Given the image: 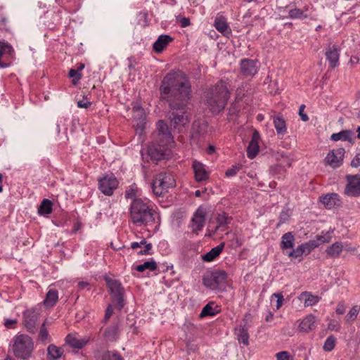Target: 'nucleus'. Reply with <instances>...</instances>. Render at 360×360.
<instances>
[{
    "label": "nucleus",
    "instance_id": "obj_13",
    "mask_svg": "<svg viewBox=\"0 0 360 360\" xmlns=\"http://www.w3.org/2000/svg\"><path fill=\"white\" fill-rule=\"evenodd\" d=\"M205 212L204 210L198 208L194 213L190 224L192 231L198 233L199 231L202 230L205 225Z\"/></svg>",
    "mask_w": 360,
    "mask_h": 360
},
{
    "label": "nucleus",
    "instance_id": "obj_53",
    "mask_svg": "<svg viewBox=\"0 0 360 360\" xmlns=\"http://www.w3.org/2000/svg\"><path fill=\"white\" fill-rule=\"evenodd\" d=\"M39 336L42 341H45L48 339L49 333L46 328L45 327V322H44L40 328Z\"/></svg>",
    "mask_w": 360,
    "mask_h": 360
},
{
    "label": "nucleus",
    "instance_id": "obj_51",
    "mask_svg": "<svg viewBox=\"0 0 360 360\" xmlns=\"http://www.w3.org/2000/svg\"><path fill=\"white\" fill-rule=\"evenodd\" d=\"M271 172L273 174L283 175L285 172V169L281 165H275L271 167Z\"/></svg>",
    "mask_w": 360,
    "mask_h": 360
},
{
    "label": "nucleus",
    "instance_id": "obj_48",
    "mask_svg": "<svg viewBox=\"0 0 360 360\" xmlns=\"http://www.w3.org/2000/svg\"><path fill=\"white\" fill-rule=\"evenodd\" d=\"M359 310L360 308L358 306L353 307L347 314L346 321H350L355 320L359 314Z\"/></svg>",
    "mask_w": 360,
    "mask_h": 360
},
{
    "label": "nucleus",
    "instance_id": "obj_43",
    "mask_svg": "<svg viewBox=\"0 0 360 360\" xmlns=\"http://www.w3.org/2000/svg\"><path fill=\"white\" fill-rule=\"evenodd\" d=\"M289 18L292 19L307 18V15L304 14L303 11L295 8L289 11Z\"/></svg>",
    "mask_w": 360,
    "mask_h": 360
},
{
    "label": "nucleus",
    "instance_id": "obj_60",
    "mask_svg": "<svg viewBox=\"0 0 360 360\" xmlns=\"http://www.w3.org/2000/svg\"><path fill=\"white\" fill-rule=\"evenodd\" d=\"M351 165L353 167H358L359 166H360V152L358 153L355 157L354 158V159L352 160L351 162Z\"/></svg>",
    "mask_w": 360,
    "mask_h": 360
},
{
    "label": "nucleus",
    "instance_id": "obj_21",
    "mask_svg": "<svg viewBox=\"0 0 360 360\" xmlns=\"http://www.w3.org/2000/svg\"><path fill=\"white\" fill-rule=\"evenodd\" d=\"M172 41L173 39L169 35L162 34L159 36L153 46L154 51L158 53H161Z\"/></svg>",
    "mask_w": 360,
    "mask_h": 360
},
{
    "label": "nucleus",
    "instance_id": "obj_8",
    "mask_svg": "<svg viewBox=\"0 0 360 360\" xmlns=\"http://www.w3.org/2000/svg\"><path fill=\"white\" fill-rule=\"evenodd\" d=\"M14 54V49L11 44L0 41V68L9 67Z\"/></svg>",
    "mask_w": 360,
    "mask_h": 360
},
{
    "label": "nucleus",
    "instance_id": "obj_23",
    "mask_svg": "<svg viewBox=\"0 0 360 360\" xmlns=\"http://www.w3.org/2000/svg\"><path fill=\"white\" fill-rule=\"evenodd\" d=\"M214 27L224 36L228 37L231 34V30L229 27L224 17L219 16L216 18L214 20Z\"/></svg>",
    "mask_w": 360,
    "mask_h": 360
},
{
    "label": "nucleus",
    "instance_id": "obj_12",
    "mask_svg": "<svg viewBox=\"0 0 360 360\" xmlns=\"http://www.w3.org/2000/svg\"><path fill=\"white\" fill-rule=\"evenodd\" d=\"M345 153V150L343 148L330 150L325 158L326 164L333 168L338 167L342 163Z\"/></svg>",
    "mask_w": 360,
    "mask_h": 360
},
{
    "label": "nucleus",
    "instance_id": "obj_33",
    "mask_svg": "<svg viewBox=\"0 0 360 360\" xmlns=\"http://www.w3.org/2000/svg\"><path fill=\"white\" fill-rule=\"evenodd\" d=\"M96 357L98 360H123L117 352L109 351L98 352L96 354Z\"/></svg>",
    "mask_w": 360,
    "mask_h": 360
},
{
    "label": "nucleus",
    "instance_id": "obj_44",
    "mask_svg": "<svg viewBox=\"0 0 360 360\" xmlns=\"http://www.w3.org/2000/svg\"><path fill=\"white\" fill-rule=\"evenodd\" d=\"M112 302L118 310H121L124 306V294L113 295Z\"/></svg>",
    "mask_w": 360,
    "mask_h": 360
},
{
    "label": "nucleus",
    "instance_id": "obj_56",
    "mask_svg": "<svg viewBox=\"0 0 360 360\" xmlns=\"http://www.w3.org/2000/svg\"><path fill=\"white\" fill-rule=\"evenodd\" d=\"M112 313H113L112 306L111 304H109L105 310V316L103 319V321L107 322L109 320V319L110 318V316H112Z\"/></svg>",
    "mask_w": 360,
    "mask_h": 360
},
{
    "label": "nucleus",
    "instance_id": "obj_28",
    "mask_svg": "<svg viewBox=\"0 0 360 360\" xmlns=\"http://www.w3.org/2000/svg\"><path fill=\"white\" fill-rule=\"evenodd\" d=\"M300 300H304L305 307H311L318 303L321 297L316 295H313L309 292H302L299 296Z\"/></svg>",
    "mask_w": 360,
    "mask_h": 360
},
{
    "label": "nucleus",
    "instance_id": "obj_47",
    "mask_svg": "<svg viewBox=\"0 0 360 360\" xmlns=\"http://www.w3.org/2000/svg\"><path fill=\"white\" fill-rule=\"evenodd\" d=\"M335 340L336 339L333 335L329 336L324 342L323 349L327 352L333 350L335 347Z\"/></svg>",
    "mask_w": 360,
    "mask_h": 360
},
{
    "label": "nucleus",
    "instance_id": "obj_27",
    "mask_svg": "<svg viewBox=\"0 0 360 360\" xmlns=\"http://www.w3.org/2000/svg\"><path fill=\"white\" fill-rule=\"evenodd\" d=\"M166 147L163 146H152L148 149V155L152 160H159L163 159L165 155Z\"/></svg>",
    "mask_w": 360,
    "mask_h": 360
},
{
    "label": "nucleus",
    "instance_id": "obj_61",
    "mask_svg": "<svg viewBox=\"0 0 360 360\" xmlns=\"http://www.w3.org/2000/svg\"><path fill=\"white\" fill-rule=\"evenodd\" d=\"M345 312V307L343 302H339L337 306L336 313L338 314H343Z\"/></svg>",
    "mask_w": 360,
    "mask_h": 360
},
{
    "label": "nucleus",
    "instance_id": "obj_17",
    "mask_svg": "<svg viewBox=\"0 0 360 360\" xmlns=\"http://www.w3.org/2000/svg\"><path fill=\"white\" fill-rule=\"evenodd\" d=\"M326 59L329 62L330 67L333 69L339 64L340 54L335 45L329 46L326 51Z\"/></svg>",
    "mask_w": 360,
    "mask_h": 360
},
{
    "label": "nucleus",
    "instance_id": "obj_37",
    "mask_svg": "<svg viewBox=\"0 0 360 360\" xmlns=\"http://www.w3.org/2000/svg\"><path fill=\"white\" fill-rule=\"evenodd\" d=\"M274 124L278 134L283 135L286 133L285 121L281 115L274 117Z\"/></svg>",
    "mask_w": 360,
    "mask_h": 360
},
{
    "label": "nucleus",
    "instance_id": "obj_64",
    "mask_svg": "<svg viewBox=\"0 0 360 360\" xmlns=\"http://www.w3.org/2000/svg\"><path fill=\"white\" fill-rule=\"evenodd\" d=\"M135 196V191L133 188L126 191L125 197L127 198H132Z\"/></svg>",
    "mask_w": 360,
    "mask_h": 360
},
{
    "label": "nucleus",
    "instance_id": "obj_35",
    "mask_svg": "<svg viewBox=\"0 0 360 360\" xmlns=\"http://www.w3.org/2000/svg\"><path fill=\"white\" fill-rule=\"evenodd\" d=\"M107 284L112 296L123 294L124 289L118 281L108 279Z\"/></svg>",
    "mask_w": 360,
    "mask_h": 360
},
{
    "label": "nucleus",
    "instance_id": "obj_29",
    "mask_svg": "<svg viewBox=\"0 0 360 360\" xmlns=\"http://www.w3.org/2000/svg\"><path fill=\"white\" fill-rule=\"evenodd\" d=\"M211 274L212 275V279L214 280L217 288L225 285L227 279V274L225 271H215L211 272Z\"/></svg>",
    "mask_w": 360,
    "mask_h": 360
},
{
    "label": "nucleus",
    "instance_id": "obj_19",
    "mask_svg": "<svg viewBox=\"0 0 360 360\" xmlns=\"http://www.w3.org/2000/svg\"><path fill=\"white\" fill-rule=\"evenodd\" d=\"M321 201L328 209L340 206L341 204L339 195L335 193H328L326 195L321 197Z\"/></svg>",
    "mask_w": 360,
    "mask_h": 360
},
{
    "label": "nucleus",
    "instance_id": "obj_26",
    "mask_svg": "<svg viewBox=\"0 0 360 360\" xmlns=\"http://www.w3.org/2000/svg\"><path fill=\"white\" fill-rule=\"evenodd\" d=\"M316 318L313 315L306 316L300 323L299 328L301 331L308 332L315 328Z\"/></svg>",
    "mask_w": 360,
    "mask_h": 360
},
{
    "label": "nucleus",
    "instance_id": "obj_52",
    "mask_svg": "<svg viewBox=\"0 0 360 360\" xmlns=\"http://www.w3.org/2000/svg\"><path fill=\"white\" fill-rule=\"evenodd\" d=\"M241 165H233L226 171V176L231 177L235 176L237 172L240 169Z\"/></svg>",
    "mask_w": 360,
    "mask_h": 360
},
{
    "label": "nucleus",
    "instance_id": "obj_31",
    "mask_svg": "<svg viewBox=\"0 0 360 360\" xmlns=\"http://www.w3.org/2000/svg\"><path fill=\"white\" fill-rule=\"evenodd\" d=\"M219 312L218 309V306L215 305L214 303L211 302L207 304L202 309L200 316V317H206V316H215Z\"/></svg>",
    "mask_w": 360,
    "mask_h": 360
},
{
    "label": "nucleus",
    "instance_id": "obj_50",
    "mask_svg": "<svg viewBox=\"0 0 360 360\" xmlns=\"http://www.w3.org/2000/svg\"><path fill=\"white\" fill-rule=\"evenodd\" d=\"M69 77L72 78L73 84H77L82 78V74L79 72V70L75 69H70L68 74Z\"/></svg>",
    "mask_w": 360,
    "mask_h": 360
},
{
    "label": "nucleus",
    "instance_id": "obj_30",
    "mask_svg": "<svg viewBox=\"0 0 360 360\" xmlns=\"http://www.w3.org/2000/svg\"><path fill=\"white\" fill-rule=\"evenodd\" d=\"M104 336L109 341H115L119 337V324L115 323L108 327L104 332Z\"/></svg>",
    "mask_w": 360,
    "mask_h": 360
},
{
    "label": "nucleus",
    "instance_id": "obj_38",
    "mask_svg": "<svg viewBox=\"0 0 360 360\" xmlns=\"http://www.w3.org/2000/svg\"><path fill=\"white\" fill-rule=\"evenodd\" d=\"M230 219L227 217L226 213L218 214L216 217L217 225L216 226L215 231L221 229L224 231L226 226L230 223Z\"/></svg>",
    "mask_w": 360,
    "mask_h": 360
},
{
    "label": "nucleus",
    "instance_id": "obj_54",
    "mask_svg": "<svg viewBox=\"0 0 360 360\" xmlns=\"http://www.w3.org/2000/svg\"><path fill=\"white\" fill-rule=\"evenodd\" d=\"M305 108V105L304 104H302L300 106V108H299V115L301 117V120L304 122H307L309 120V117L307 114H305L304 112V110Z\"/></svg>",
    "mask_w": 360,
    "mask_h": 360
},
{
    "label": "nucleus",
    "instance_id": "obj_36",
    "mask_svg": "<svg viewBox=\"0 0 360 360\" xmlns=\"http://www.w3.org/2000/svg\"><path fill=\"white\" fill-rule=\"evenodd\" d=\"M295 237L292 232H288L281 237V248L283 250L292 248L294 245Z\"/></svg>",
    "mask_w": 360,
    "mask_h": 360
},
{
    "label": "nucleus",
    "instance_id": "obj_32",
    "mask_svg": "<svg viewBox=\"0 0 360 360\" xmlns=\"http://www.w3.org/2000/svg\"><path fill=\"white\" fill-rule=\"evenodd\" d=\"M63 350L61 348L58 347L53 344L49 345L47 348V359L48 360H57L61 357Z\"/></svg>",
    "mask_w": 360,
    "mask_h": 360
},
{
    "label": "nucleus",
    "instance_id": "obj_62",
    "mask_svg": "<svg viewBox=\"0 0 360 360\" xmlns=\"http://www.w3.org/2000/svg\"><path fill=\"white\" fill-rule=\"evenodd\" d=\"M146 239H142L140 242H133L131 243V248L135 250L138 248H140L141 245L146 244Z\"/></svg>",
    "mask_w": 360,
    "mask_h": 360
},
{
    "label": "nucleus",
    "instance_id": "obj_3",
    "mask_svg": "<svg viewBox=\"0 0 360 360\" xmlns=\"http://www.w3.org/2000/svg\"><path fill=\"white\" fill-rule=\"evenodd\" d=\"M130 215L131 221L136 225H147L155 221V211L139 198H135L132 201Z\"/></svg>",
    "mask_w": 360,
    "mask_h": 360
},
{
    "label": "nucleus",
    "instance_id": "obj_40",
    "mask_svg": "<svg viewBox=\"0 0 360 360\" xmlns=\"http://www.w3.org/2000/svg\"><path fill=\"white\" fill-rule=\"evenodd\" d=\"M52 202L49 199H44L38 207V212L41 215L50 214L52 211Z\"/></svg>",
    "mask_w": 360,
    "mask_h": 360
},
{
    "label": "nucleus",
    "instance_id": "obj_14",
    "mask_svg": "<svg viewBox=\"0 0 360 360\" xmlns=\"http://www.w3.org/2000/svg\"><path fill=\"white\" fill-rule=\"evenodd\" d=\"M330 236L329 234L324 236H317V240H310L307 243L302 244V248L304 250L305 254H309L312 250L319 246L321 244L327 243L330 240Z\"/></svg>",
    "mask_w": 360,
    "mask_h": 360
},
{
    "label": "nucleus",
    "instance_id": "obj_11",
    "mask_svg": "<svg viewBox=\"0 0 360 360\" xmlns=\"http://www.w3.org/2000/svg\"><path fill=\"white\" fill-rule=\"evenodd\" d=\"M39 319V314L34 309L26 310L23 313L24 326L28 332L34 333Z\"/></svg>",
    "mask_w": 360,
    "mask_h": 360
},
{
    "label": "nucleus",
    "instance_id": "obj_42",
    "mask_svg": "<svg viewBox=\"0 0 360 360\" xmlns=\"http://www.w3.org/2000/svg\"><path fill=\"white\" fill-rule=\"evenodd\" d=\"M157 269V264L154 260L145 262L143 264L136 266V269L139 272H143L146 269L155 271Z\"/></svg>",
    "mask_w": 360,
    "mask_h": 360
},
{
    "label": "nucleus",
    "instance_id": "obj_2",
    "mask_svg": "<svg viewBox=\"0 0 360 360\" xmlns=\"http://www.w3.org/2000/svg\"><path fill=\"white\" fill-rule=\"evenodd\" d=\"M231 84L229 79H221L204 92V100L213 113H219L226 106L229 99Z\"/></svg>",
    "mask_w": 360,
    "mask_h": 360
},
{
    "label": "nucleus",
    "instance_id": "obj_15",
    "mask_svg": "<svg viewBox=\"0 0 360 360\" xmlns=\"http://www.w3.org/2000/svg\"><path fill=\"white\" fill-rule=\"evenodd\" d=\"M260 139V135L257 130H255L252 133L251 141L247 148L248 157L250 159H253L259 152V141Z\"/></svg>",
    "mask_w": 360,
    "mask_h": 360
},
{
    "label": "nucleus",
    "instance_id": "obj_5",
    "mask_svg": "<svg viewBox=\"0 0 360 360\" xmlns=\"http://www.w3.org/2000/svg\"><path fill=\"white\" fill-rule=\"evenodd\" d=\"M175 186V180L172 174L160 173L156 175L152 183L153 193L157 196L162 195L167 192L168 188Z\"/></svg>",
    "mask_w": 360,
    "mask_h": 360
},
{
    "label": "nucleus",
    "instance_id": "obj_7",
    "mask_svg": "<svg viewBox=\"0 0 360 360\" xmlns=\"http://www.w3.org/2000/svg\"><path fill=\"white\" fill-rule=\"evenodd\" d=\"M208 124L204 120H195L192 124L191 140L195 144H199L207 132Z\"/></svg>",
    "mask_w": 360,
    "mask_h": 360
},
{
    "label": "nucleus",
    "instance_id": "obj_10",
    "mask_svg": "<svg viewBox=\"0 0 360 360\" xmlns=\"http://www.w3.org/2000/svg\"><path fill=\"white\" fill-rule=\"evenodd\" d=\"M347 184L345 186L344 193L348 196H360V176L347 175Z\"/></svg>",
    "mask_w": 360,
    "mask_h": 360
},
{
    "label": "nucleus",
    "instance_id": "obj_55",
    "mask_svg": "<svg viewBox=\"0 0 360 360\" xmlns=\"http://www.w3.org/2000/svg\"><path fill=\"white\" fill-rule=\"evenodd\" d=\"M277 360H289V353L285 351L280 352L276 354Z\"/></svg>",
    "mask_w": 360,
    "mask_h": 360
},
{
    "label": "nucleus",
    "instance_id": "obj_6",
    "mask_svg": "<svg viewBox=\"0 0 360 360\" xmlns=\"http://www.w3.org/2000/svg\"><path fill=\"white\" fill-rule=\"evenodd\" d=\"M146 115L144 109L139 106L136 105L132 108V123L133 127L140 135L146 127Z\"/></svg>",
    "mask_w": 360,
    "mask_h": 360
},
{
    "label": "nucleus",
    "instance_id": "obj_20",
    "mask_svg": "<svg viewBox=\"0 0 360 360\" xmlns=\"http://www.w3.org/2000/svg\"><path fill=\"white\" fill-rule=\"evenodd\" d=\"M153 141L158 146L167 147L173 142V136L171 132L153 134Z\"/></svg>",
    "mask_w": 360,
    "mask_h": 360
},
{
    "label": "nucleus",
    "instance_id": "obj_9",
    "mask_svg": "<svg viewBox=\"0 0 360 360\" xmlns=\"http://www.w3.org/2000/svg\"><path fill=\"white\" fill-rule=\"evenodd\" d=\"M117 185V180L112 175H106L98 180L99 189L105 195H112Z\"/></svg>",
    "mask_w": 360,
    "mask_h": 360
},
{
    "label": "nucleus",
    "instance_id": "obj_25",
    "mask_svg": "<svg viewBox=\"0 0 360 360\" xmlns=\"http://www.w3.org/2000/svg\"><path fill=\"white\" fill-rule=\"evenodd\" d=\"M330 139L333 141L342 140L354 143V132L351 130H342L338 133L333 134Z\"/></svg>",
    "mask_w": 360,
    "mask_h": 360
},
{
    "label": "nucleus",
    "instance_id": "obj_57",
    "mask_svg": "<svg viewBox=\"0 0 360 360\" xmlns=\"http://www.w3.org/2000/svg\"><path fill=\"white\" fill-rule=\"evenodd\" d=\"M145 245V249L143 250H141L138 252L140 255H151V252H150V250L152 249V244L151 243H146Z\"/></svg>",
    "mask_w": 360,
    "mask_h": 360
},
{
    "label": "nucleus",
    "instance_id": "obj_45",
    "mask_svg": "<svg viewBox=\"0 0 360 360\" xmlns=\"http://www.w3.org/2000/svg\"><path fill=\"white\" fill-rule=\"evenodd\" d=\"M212 278V275L211 273L207 274V275L204 276L202 278L203 284L212 290L217 289V285L215 283H214V280Z\"/></svg>",
    "mask_w": 360,
    "mask_h": 360
},
{
    "label": "nucleus",
    "instance_id": "obj_49",
    "mask_svg": "<svg viewBox=\"0 0 360 360\" xmlns=\"http://www.w3.org/2000/svg\"><path fill=\"white\" fill-rule=\"evenodd\" d=\"M303 254H305L304 250L303 249V248H302V244H301L296 249L290 251L288 254V255L291 258L297 259V258L302 257Z\"/></svg>",
    "mask_w": 360,
    "mask_h": 360
},
{
    "label": "nucleus",
    "instance_id": "obj_16",
    "mask_svg": "<svg viewBox=\"0 0 360 360\" xmlns=\"http://www.w3.org/2000/svg\"><path fill=\"white\" fill-rule=\"evenodd\" d=\"M256 63L253 60L243 59L240 63V72L245 77H252L257 73Z\"/></svg>",
    "mask_w": 360,
    "mask_h": 360
},
{
    "label": "nucleus",
    "instance_id": "obj_39",
    "mask_svg": "<svg viewBox=\"0 0 360 360\" xmlns=\"http://www.w3.org/2000/svg\"><path fill=\"white\" fill-rule=\"evenodd\" d=\"M343 245L342 243L336 242L328 248L326 250V253L333 257H337L342 251Z\"/></svg>",
    "mask_w": 360,
    "mask_h": 360
},
{
    "label": "nucleus",
    "instance_id": "obj_4",
    "mask_svg": "<svg viewBox=\"0 0 360 360\" xmlns=\"http://www.w3.org/2000/svg\"><path fill=\"white\" fill-rule=\"evenodd\" d=\"M12 350L17 359L29 360L34 350V342L27 335H16L13 340Z\"/></svg>",
    "mask_w": 360,
    "mask_h": 360
},
{
    "label": "nucleus",
    "instance_id": "obj_41",
    "mask_svg": "<svg viewBox=\"0 0 360 360\" xmlns=\"http://www.w3.org/2000/svg\"><path fill=\"white\" fill-rule=\"evenodd\" d=\"M248 326L245 323L242 328L239 330L238 333V340L239 342L243 343L244 345H248L249 335L248 333Z\"/></svg>",
    "mask_w": 360,
    "mask_h": 360
},
{
    "label": "nucleus",
    "instance_id": "obj_34",
    "mask_svg": "<svg viewBox=\"0 0 360 360\" xmlns=\"http://www.w3.org/2000/svg\"><path fill=\"white\" fill-rule=\"evenodd\" d=\"M58 294L55 289H50L46 293V298L44 300V304L46 307H52L58 301Z\"/></svg>",
    "mask_w": 360,
    "mask_h": 360
},
{
    "label": "nucleus",
    "instance_id": "obj_22",
    "mask_svg": "<svg viewBox=\"0 0 360 360\" xmlns=\"http://www.w3.org/2000/svg\"><path fill=\"white\" fill-rule=\"evenodd\" d=\"M224 246V243H219L217 246L212 248L208 252L202 255V259L206 262H212L221 254Z\"/></svg>",
    "mask_w": 360,
    "mask_h": 360
},
{
    "label": "nucleus",
    "instance_id": "obj_24",
    "mask_svg": "<svg viewBox=\"0 0 360 360\" xmlns=\"http://www.w3.org/2000/svg\"><path fill=\"white\" fill-rule=\"evenodd\" d=\"M193 168L195 173V177L197 181H202L207 179L208 174L205 171L203 165L197 161L193 163Z\"/></svg>",
    "mask_w": 360,
    "mask_h": 360
},
{
    "label": "nucleus",
    "instance_id": "obj_1",
    "mask_svg": "<svg viewBox=\"0 0 360 360\" xmlns=\"http://www.w3.org/2000/svg\"><path fill=\"white\" fill-rule=\"evenodd\" d=\"M191 85L182 72H169L165 75L160 88L162 97L167 100L169 112L168 118L171 126L181 131L189 120L186 114V108L191 98Z\"/></svg>",
    "mask_w": 360,
    "mask_h": 360
},
{
    "label": "nucleus",
    "instance_id": "obj_58",
    "mask_svg": "<svg viewBox=\"0 0 360 360\" xmlns=\"http://www.w3.org/2000/svg\"><path fill=\"white\" fill-rule=\"evenodd\" d=\"M274 296L277 298L276 308L278 309L283 305L284 300L283 296L280 293H274Z\"/></svg>",
    "mask_w": 360,
    "mask_h": 360
},
{
    "label": "nucleus",
    "instance_id": "obj_59",
    "mask_svg": "<svg viewBox=\"0 0 360 360\" xmlns=\"http://www.w3.org/2000/svg\"><path fill=\"white\" fill-rule=\"evenodd\" d=\"M91 105V103L84 98L82 101L77 102V106L81 108H88Z\"/></svg>",
    "mask_w": 360,
    "mask_h": 360
},
{
    "label": "nucleus",
    "instance_id": "obj_18",
    "mask_svg": "<svg viewBox=\"0 0 360 360\" xmlns=\"http://www.w3.org/2000/svg\"><path fill=\"white\" fill-rule=\"evenodd\" d=\"M88 338H82L79 335L69 334L65 338L66 342L72 347L82 349L89 342Z\"/></svg>",
    "mask_w": 360,
    "mask_h": 360
},
{
    "label": "nucleus",
    "instance_id": "obj_46",
    "mask_svg": "<svg viewBox=\"0 0 360 360\" xmlns=\"http://www.w3.org/2000/svg\"><path fill=\"white\" fill-rule=\"evenodd\" d=\"M156 127L157 130L154 134H166L167 132H171L168 125L164 120H159L156 124Z\"/></svg>",
    "mask_w": 360,
    "mask_h": 360
},
{
    "label": "nucleus",
    "instance_id": "obj_63",
    "mask_svg": "<svg viewBox=\"0 0 360 360\" xmlns=\"http://www.w3.org/2000/svg\"><path fill=\"white\" fill-rule=\"evenodd\" d=\"M179 22L181 27H188L191 23L189 18L186 17L181 18Z\"/></svg>",
    "mask_w": 360,
    "mask_h": 360
}]
</instances>
